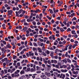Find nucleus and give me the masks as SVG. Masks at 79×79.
I'll return each mask as SVG.
<instances>
[{
    "label": "nucleus",
    "instance_id": "obj_52",
    "mask_svg": "<svg viewBox=\"0 0 79 79\" xmlns=\"http://www.w3.org/2000/svg\"><path fill=\"white\" fill-rule=\"evenodd\" d=\"M66 14H67V15H71V12H67Z\"/></svg>",
    "mask_w": 79,
    "mask_h": 79
},
{
    "label": "nucleus",
    "instance_id": "obj_20",
    "mask_svg": "<svg viewBox=\"0 0 79 79\" xmlns=\"http://www.w3.org/2000/svg\"><path fill=\"white\" fill-rule=\"evenodd\" d=\"M72 47H73V46L72 45H70L68 48L69 49V50L71 49V48H72Z\"/></svg>",
    "mask_w": 79,
    "mask_h": 79
},
{
    "label": "nucleus",
    "instance_id": "obj_17",
    "mask_svg": "<svg viewBox=\"0 0 79 79\" xmlns=\"http://www.w3.org/2000/svg\"><path fill=\"white\" fill-rule=\"evenodd\" d=\"M10 44L8 43L7 44L6 46V47L7 48H10Z\"/></svg>",
    "mask_w": 79,
    "mask_h": 79
},
{
    "label": "nucleus",
    "instance_id": "obj_51",
    "mask_svg": "<svg viewBox=\"0 0 79 79\" xmlns=\"http://www.w3.org/2000/svg\"><path fill=\"white\" fill-rule=\"evenodd\" d=\"M39 45L40 46H41V47H42V46H43V45H44V43H41L40 44V45L39 44Z\"/></svg>",
    "mask_w": 79,
    "mask_h": 79
},
{
    "label": "nucleus",
    "instance_id": "obj_45",
    "mask_svg": "<svg viewBox=\"0 0 79 79\" xmlns=\"http://www.w3.org/2000/svg\"><path fill=\"white\" fill-rule=\"evenodd\" d=\"M62 43L63 45H64V44L66 43V41H64L62 42Z\"/></svg>",
    "mask_w": 79,
    "mask_h": 79
},
{
    "label": "nucleus",
    "instance_id": "obj_42",
    "mask_svg": "<svg viewBox=\"0 0 79 79\" xmlns=\"http://www.w3.org/2000/svg\"><path fill=\"white\" fill-rule=\"evenodd\" d=\"M52 39L53 40H55V35H52Z\"/></svg>",
    "mask_w": 79,
    "mask_h": 79
},
{
    "label": "nucleus",
    "instance_id": "obj_8",
    "mask_svg": "<svg viewBox=\"0 0 79 79\" xmlns=\"http://www.w3.org/2000/svg\"><path fill=\"white\" fill-rule=\"evenodd\" d=\"M45 75H47V76L48 77H50V75H51V74L49 73L45 72Z\"/></svg>",
    "mask_w": 79,
    "mask_h": 79
},
{
    "label": "nucleus",
    "instance_id": "obj_16",
    "mask_svg": "<svg viewBox=\"0 0 79 79\" xmlns=\"http://www.w3.org/2000/svg\"><path fill=\"white\" fill-rule=\"evenodd\" d=\"M71 32L72 34H74V35H76V33H75V31L74 30L72 31Z\"/></svg>",
    "mask_w": 79,
    "mask_h": 79
},
{
    "label": "nucleus",
    "instance_id": "obj_18",
    "mask_svg": "<svg viewBox=\"0 0 79 79\" xmlns=\"http://www.w3.org/2000/svg\"><path fill=\"white\" fill-rule=\"evenodd\" d=\"M45 48V47L44 46L42 47V50L43 51H46V49Z\"/></svg>",
    "mask_w": 79,
    "mask_h": 79
},
{
    "label": "nucleus",
    "instance_id": "obj_15",
    "mask_svg": "<svg viewBox=\"0 0 79 79\" xmlns=\"http://www.w3.org/2000/svg\"><path fill=\"white\" fill-rule=\"evenodd\" d=\"M38 11H39V12H40V10L39 9H37L36 10H34V12H35L36 13H38Z\"/></svg>",
    "mask_w": 79,
    "mask_h": 79
},
{
    "label": "nucleus",
    "instance_id": "obj_47",
    "mask_svg": "<svg viewBox=\"0 0 79 79\" xmlns=\"http://www.w3.org/2000/svg\"><path fill=\"white\" fill-rule=\"evenodd\" d=\"M2 43H3V44H5V45H6V41H2Z\"/></svg>",
    "mask_w": 79,
    "mask_h": 79
},
{
    "label": "nucleus",
    "instance_id": "obj_53",
    "mask_svg": "<svg viewBox=\"0 0 79 79\" xmlns=\"http://www.w3.org/2000/svg\"><path fill=\"white\" fill-rule=\"evenodd\" d=\"M63 23L65 25H66V22L65 21H63Z\"/></svg>",
    "mask_w": 79,
    "mask_h": 79
},
{
    "label": "nucleus",
    "instance_id": "obj_25",
    "mask_svg": "<svg viewBox=\"0 0 79 79\" xmlns=\"http://www.w3.org/2000/svg\"><path fill=\"white\" fill-rule=\"evenodd\" d=\"M50 56L52 57H53V52H52L51 53H50Z\"/></svg>",
    "mask_w": 79,
    "mask_h": 79
},
{
    "label": "nucleus",
    "instance_id": "obj_43",
    "mask_svg": "<svg viewBox=\"0 0 79 79\" xmlns=\"http://www.w3.org/2000/svg\"><path fill=\"white\" fill-rule=\"evenodd\" d=\"M33 24V25H35V24H36V22H35V21H34V22H33L32 23Z\"/></svg>",
    "mask_w": 79,
    "mask_h": 79
},
{
    "label": "nucleus",
    "instance_id": "obj_33",
    "mask_svg": "<svg viewBox=\"0 0 79 79\" xmlns=\"http://www.w3.org/2000/svg\"><path fill=\"white\" fill-rule=\"evenodd\" d=\"M63 3V2L62 1H61L59 3L60 5H59V6H61V5Z\"/></svg>",
    "mask_w": 79,
    "mask_h": 79
},
{
    "label": "nucleus",
    "instance_id": "obj_26",
    "mask_svg": "<svg viewBox=\"0 0 79 79\" xmlns=\"http://www.w3.org/2000/svg\"><path fill=\"white\" fill-rule=\"evenodd\" d=\"M19 74H15V77H19Z\"/></svg>",
    "mask_w": 79,
    "mask_h": 79
},
{
    "label": "nucleus",
    "instance_id": "obj_7",
    "mask_svg": "<svg viewBox=\"0 0 79 79\" xmlns=\"http://www.w3.org/2000/svg\"><path fill=\"white\" fill-rule=\"evenodd\" d=\"M79 73V72L78 71H76L75 72V71H73L72 73L73 74H75V75H77V74H78V73Z\"/></svg>",
    "mask_w": 79,
    "mask_h": 79
},
{
    "label": "nucleus",
    "instance_id": "obj_63",
    "mask_svg": "<svg viewBox=\"0 0 79 79\" xmlns=\"http://www.w3.org/2000/svg\"><path fill=\"white\" fill-rule=\"evenodd\" d=\"M35 55L36 56H38V53H37V52H35Z\"/></svg>",
    "mask_w": 79,
    "mask_h": 79
},
{
    "label": "nucleus",
    "instance_id": "obj_30",
    "mask_svg": "<svg viewBox=\"0 0 79 79\" xmlns=\"http://www.w3.org/2000/svg\"><path fill=\"white\" fill-rule=\"evenodd\" d=\"M48 63L49 64H51L52 63V62L50 60H48Z\"/></svg>",
    "mask_w": 79,
    "mask_h": 79
},
{
    "label": "nucleus",
    "instance_id": "obj_37",
    "mask_svg": "<svg viewBox=\"0 0 79 79\" xmlns=\"http://www.w3.org/2000/svg\"><path fill=\"white\" fill-rule=\"evenodd\" d=\"M67 60L69 63H71V60H69V59H67Z\"/></svg>",
    "mask_w": 79,
    "mask_h": 79
},
{
    "label": "nucleus",
    "instance_id": "obj_29",
    "mask_svg": "<svg viewBox=\"0 0 79 79\" xmlns=\"http://www.w3.org/2000/svg\"><path fill=\"white\" fill-rule=\"evenodd\" d=\"M15 69H15V68L13 69H12L10 73H13V71H15Z\"/></svg>",
    "mask_w": 79,
    "mask_h": 79
},
{
    "label": "nucleus",
    "instance_id": "obj_32",
    "mask_svg": "<svg viewBox=\"0 0 79 79\" xmlns=\"http://www.w3.org/2000/svg\"><path fill=\"white\" fill-rule=\"evenodd\" d=\"M16 58H17V56H13V60L16 59Z\"/></svg>",
    "mask_w": 79,
    "mask_h": 79
},
{
    "label": "nucleus",
    "instance_id": "obj_55",
    "mask_svg": "<svg viewBox=\"0 0 79 79\" xmlns=\"http://www.w3.org/2000/svg\"><path fill=\"white\" fill-rule=\"evenodd\" d=\"M59 51H60V50H59L58 49H57L56 50V52H59Z\"/></svg>",
    "mask_w": 79,
    "mask_h": 79
},
{
    "label": "nucleus",
    "instance_id": "obj_1",
    "mask_svg": "<svg viewBox=\"0 0 79 79\" xmlns=\"http://www.w3.org/2000/svg\"><path fill=\"white\" fill-rule=\"evenodd\" d=\"M23 70L27 73L31 71V69L30 68H27V67H24L23 68Z\"/></svg>",
    "mask_w": 79,
    "mask_h": 79
},
{
    "label": "nucleus",
    "instance_id": "obj_49",
    "mask_svg": "<svg viewBox=\"0 0 79 79\" xmlns=\"http://www.w3.org/2000/svg\"><path fill=\"white\" fill-rule=\"evenodd\" d=\"M7 24L8 26H9V29H10V23H8Z\"/></svg>",
    "mask_w": 79,
    "mask_h": 79
},
{
    "label": "nucleus",
    "instance_id": "obj_35",
    "mask_svg": "<svg viewBox=\"0 0 79 79\" xmlns=\"http://www.w3.org/2000/svg\"><path fill=\"white\" fill-rule=\"evenodd\" d=\"M5 40H6V41H8V40H9V42H10V40H8V38H6L5 39Z\"/></svg>",
    "mask_w": 79,
    "mask_h": 79
},
{
    "label": "nucleus",
    "instance_id": "obj_11",
    "mask_svg": "<svg viewBox=\"0 0 79 79\" xmlns=\"http://www.w3.org/2000/svg\"><path fill=\"white\" fill-rule=\"evenodd\" d=\"M29 53L30 56H33L34 55V53H32V52H29Z\"/></svg>",
    "mask_w": 79,
    "mask_h": 79
},
{
    "label": "nucleus",
    "instance_id": "obj_54",
    "mask_svg": "<svg viewBox=\"0 0 79 79\" xmlns=\"http://www.w3.org/2000/svg\"><path fill=\"white\" fill-rule=\"evenodd\" d=\"M22 49H23L22 47H20L19 48V50H20V51H21V50Z\"/></svg>",
    "mask_w": 79,
    "mask_h": 79
},
{
    "label": "nucleus",
    "instance_id": "obj_5",
    "mask_svg": "<svg viewBox=\"0 0 79 79\" xmlns=\"http://www.w3.org/2000/svg\"><path fill=\"white\" fill-rule=\"evenodd\" d=\"M51 62L52 63H54V64H56L58 63V61L56 60H51Z\"/></svg>",
    "mask_w": 79,
    "mask_h": 79
},
{
    "label": "nucleus",
    "instance_id": "obj_59",
    "mask_svg": "<svg viewBox=\"0 0 79 79\" xmlns=\"http://www.w3.org/2000/svg\"><path fill=\"white\" fill-rule=\"evenodd\" d=\"M4 20V18H0V20L1 21H3V20Z\"/></svg>",
    "mask_w": 79,
    "mask_h": 79
},
{
    "label": "nucleus",
    "instance_id": "obj_44",
    "mask_svg": "<svg viewBox=\"0 0 79 79\" xmlns=\"http://www.w3.org/2000/svg\"><path fill=\"white\" fill-rule=\"evenodd\" d=\"M67 69H68V70H69V69H71V66L69 65V67L67 68Z\"/></svg>",
    "mask_w": 79,
    "mask_h": 79
},
{
    "label": "nucleus",
    "instance_id": "obj_19",
    "mask_svg": "<svg viewBox=\"0 0 79 79\" xmlns=\"http://www.w3.org/2000/svg\"><path fill=\"white\" fill-rule=\"evenodd\" d=\"M23 11V10L21 9L18 12V13L19 14H21V12H22V11Z\"/></svg>",
    "mask_w": 79,
    "mask_h": 79
},
{
    "label": "nucleus",
    "instance_id": "obj_40",
    "mask_svg": "<svg viewBox=\"0 0 79 79\" xmlns=\"http://www.w3.org/2000/svg\"><path fill=\"white\" fill-rule=\"evenodd\" d=\"M39 40H40V42H44V40L40 38H39Z\"/></svg>",
    "mask_w": 79,
    "mask_h": 79
},
{
    "label": "nucleus",
    "instance_id": "obj_58",
    "mask_svg": "<svg viewBox=\"0 0 79 79\" xmlns=\"http://www.w3.org/2000/svg\"><path fill=\"white\" fill-rule=\"evenodd\" d=\"M39 35H35L34 36L35 37V38H37V37H38V36Z\"/></svg>",
    "mask_w": 79,
    "mask_h": 79
},
{
    "label": "nucleus",
    "instance_id": "obj_48",
    "mask_svg": "<svg viewBox=\"0 0 79 79\" xmlns=\"http://www.w3.org/2000/svg\"><path fill=\"white\" fill-rule=\"evenodd\" d=\"M36 60H38V61H39V60H40V58L39 57H37L36 58Z\"/></svg>",
    "mask_w": 79,
    "mask_h": 79
},
{
    "label": "nucleus",
    "instance_id": "obj_38",
    "mask_svg": "<svg viewBox=\"0 0 79 79\" xmlns=\"http://www.w3.org/2000/svg\"><path fill=\"white\" fill-rule=\"evenodd\" d=\"M21 23H25L26 20H25V19H24L23 20H22L21 21Z\"/></svg>",
    "mask_w": 79,
    "mask_h": 79
},
{
    "label": "nucleus",
    "instance_id": "obj_14",
    "mask_svg": "<svg viewBox=\"0 0 79 79\" xmlns=\"http://www.w3.org/2000/svg\"><path fill=\"white\" fill-rule=\"evenodd\" d=\"M45 53H47V55H49V54H50V51L48 50H47L45 52Z\"/></svg>",
    "mask_w": 79,
    "mask_h": 79
},
{
    "label": "nucleus",
    "instance_id": "obj_31",
    "mask_svg": "<svg viewBox=\"0 0 79 79\" xmlns=\"http://www.w3.org/2000/svg\"><path fill=\"white\" fill-rule=\"evenodd\" d=\"M55 68L59 69V65H58L56 64L55 66Z\"/></svg>",
    "mask_w": 79,
    "mask_h": 79
},
{
    "label": "nucleus",
    "instance_id": "obj_39",
    "mask_svg": "<svg viewBox=\"0 0 79 79\" xmlns=\"http://www.w3.org/2000/svg\"><path fill=\"white\" fill-rule=\"evenodd\" d=\"M69 73L71 76H73V74H72V73H71V72L69 71Z\"/></svg>",
    "mask_w": 79,
    "mask_h": 79
},
{
    "label": "nucleus",
    "instance_id": "obj_41",
    "mask_svg": "<svg viewBox=\"0 0 79 79\" xmlns=\"http://www.w3.org/2000/svg\"><path fill=\"white\" fill-rule=\"evenodd\" d=\"M16 14V16H19V14H18V11H16L15 12Z\"/></svg>",
    "mask_w": 79,
    "mask_h": 79
},
{
    "label": "nucleus",
    "instance_id": "obj_64",
    "mask_svg": "<svg viewBox=\"0 0 79 79\" xmlns=\"http://www.w3.org/2000/svg\"><path fill=\"white\" fill-rule=\"evenodd\" d=\"M65 21H68V19H67L66 18H65L64 19Z\"/></svg>",
    "mask_w": 79,
    "mask_h": 79
},
{
    "label": "nucleus",
    "instance_id": "obj_21",
    "mask_svg": "<svg viewBox=\"0 0 79 79\" xmlns=\"http://www.w3.org/2000/svg\"><path fill=\"white\" fill-rule=\"evenodd\" d=\"M24 77H25V76L23 75L22 76H21L19 78V79H23Z\"/></svg>",
    "mask_w": 79,
    "mask_h": 79
},
{
    "label": "nucleus",
    "instance_id": "obj_4",
    "mask_svg": "<svg viewBox=\"0 0 79 79\" xmlns=\"http://www.w3.org/2000/svg\"><path fill=\"white\" fill-rule=\"evenodd\" d=\"M67 67V65H65L64 64L63 65H60V69H63V68H66Z\"/></svg>",
    "mask_w": 79,
    "mask_h": 79
},
{
    "label": "nucleus",
    "instance_id": "obj_23",
    "mask_svg": "<svg viewBox=\"0 0 79 79\" xmlns=\"http://www.w3.org/2000/svg\"><path fill=\"white\" fill-rule=\"evenodd\" d=\"M33 21L32 20V19H28L27 20V21H28V22H30V21Z\"/></svg>",
    "mask_w": 79,
    "mask_h": 79
},
{
    "label": "nucleus",
    "instance_id": "obj_56",
    "mask_svg": "<svg viewBox=\"0 0 79 79\" xmlns=\"http://www.w3.org/2000/svg\"><path fill=\"white\" fill-rule=\"evenodd\" d=\"M7 12H8V15H10V10H8Z\"/></svg>",
    "mask_w": 79,
    "mask_h": 79
},
{
    "label": "nucleus",
    "instance_id": "obj_12",
    "mask_svg": "<svg viewBox=\"0 0 79 79\" xmlns=\"http://www.w3.org/2000/svg\"><path fill=\"white\" fill-rule=\"evenodd\" d=\"M25 73V71L23 70H21L20 72V74H23Z\"/></svg>",
    "mask_w": 79,
    "mask_h": 79
},
{
    "label": "nucleus",
    "instance_id": "obj_50",
    "mask_svg": "<svg viewBox=\"0 0 79 79\" xmlns=\"http://www.w3.org/2000/svg\"><path fill=\"white\" fill-rule=\"evenodd\" d=\"M17 65L18 66H20V63L18 62L17 63Z\"/></svg>",
    "mask_w": 79,
    "mask_h": 79
},
{
    "label": "nucleus",
    "instance_id": "obj_13",
    "mask_svg": "<svg viewBox=\"0 0 79 79\" xmlns=\"http://www.w3.org/2000/svg\"><path fill=\"white\" fill-rule=\"evenodd\" d=\"M20 70H17L16 71L15 73V74H19L18 73H19Z\"/></svg>",
    "mask_w": 79,
    "mask_h": 79
},
{
    "label": "nucleus",
    "instance_id": "obj_34",
    "mask_svg": "<svg viewBox=\"0 0 79 79\" xmlns=\"http://www.w3.org/2000/svg\"><path fill=\"white\" fill-rule=\"evenodd\" d=\"M33 44L34 46H35V47H37V44L35 43H34Z\"/></svg>",
    "mask_w": 79,
    "mask_h": 79
},
{
    "label": "nucleus",
    "instance_id": "obj_27",
    "mask_svg": "<svg viewBox=\"0 0 79 79\" xmlns=\"http://www.w3.org/2000/svg\"><path fill=\"white\" fill-rule=\"evenodd\" d=\"M62 61H63V62H64L65 63H67V61L65 59L62 60Z\"/></svg>",
    "mask_w": 79,
    "mask_h": 79
},
{
    "label": "nucleus",
    "instance_id": "obj_9",
    "mask_svg": "<svg viewBox=\"0 0 79 79\" xmlns=\"http://www.w3.org/2000/svg\"><path fill=\"white\" fill-rule=\"evenodd\" d=\"M38 50L40 53H42V49L40 48H38Z\"/></svg>",
    "mask_w": 79,
    "mask_h": 79
},
{
    "label": "nucleus",
    "instance_id": "obj_24",
    "mask_svg": "<svg viewBox=\"0 0 79 79\" xmlns=\"http://www.w3.org/2000/svg\"><path fill=\"white\" fill-rule=\"evenodd\" d=\"M77 44H74L73 46V48H75V47H76V46H77Z\"/></svg>",
    "mask_w": 79,
    "mask_h": 79
},
{
    "label": "nucleus",
    "instance_id": "obj_61",
    "mask_svg": "<svg viewBox=\"0 0 79 79\" xmlns=\"http://www.w3.org/2000/svg\"><path fill=\"white\" fill-rule=\"evenodd\" d=\"M33 51H35V50H36V48H33Z\"/></svg>",
    "mask_w": 79,
    "mask_h": 79
},
{
    "label": "nucleus",
    "instance_id": "obj_6",
    "mask_svg": "<svg viewBox=\"0 0 79 79\" xmlns=\"http://www.w3.org/2000/svg\"><path fill=\"white\" fill-rule=\"evenodd\" d=\"M51 3H53L52 4V5H51V6H52V7H54V6L55 5V2H53V0H52L51 2Z\"/></svg>",
    "mask_w": 79,
    "mask_h": 79
},
{
    "label": "nucleus",
    "instance_id": "obj_46",
    "mask_svg": "<svg viewBox=\"0 0 79 79\" xmlns=\"http://www.w3.org/2000/svg\"><path fill=\"white\" fill-rule=\"evenodd\" d=\"M24 25L25 26H28L29 25V24L27 23H24Z\"/></svg>",
    "mask_w": 79,
    "mask_h": 79
},
{
    "label": "nucleus",
    "instance_id": "obj_57",
    "mask_svg": "<svg viewBox=\"0 0 79 79\" xmlns=\"http://www.w3.org/2000/svg\"><path fill=\"white\" fill-rule=\"evenodd\" d=\"M67 31V32H68V31H71V29L70 28H68Z\"/></svg>",
    "mask_w": 79,
    "mask_h": 79
},
{
    "label": "nucleus",
    "instance_id": "obj_3",
    "mask_svg": "<svg viewBox=\"0 0 79 79\" xmlns=\"http://www.w3.org/2000/svg\"><path fill=\"white\" fill-rule=\"evenodd\" d=\"M66 75L64 74H63V73H61L60 75V78H61L62 79H64V77Z\"/></svg>",
    "mask_w": 79,
    "mask_h": 79
},
{
    "label": "nucleus",
    "instance_id": "obj_10",
    "mask_svg": "<svg viewBox=\"0 0 79 79\" xmlns=\"http://www.w3.org/2000/svg\"><path fill=\"white\" fill-rule=\"evenodd\" d=\"M43 62H44V63H45V64H47V63H48V61H47V60H46L44 58H43Z\"/></svg>",
    "mask_w": 79,
    "mask_h": 79
},
{
    "label": "nucleus",
    "instance_id": "obj_28",
    "mask_svg": "<svg viewBox=\"0 0 79 79\" xmlns=\"http://www.w3.org/2000/svg\"><path fill=\"white\" fill-rule=\"evenodd\" d=\"M27 27H24L23 29V30H24V31H26V30H27Z\"/></svg>",
    "mask_w": 79,
    "mask_h": 79
},
{
    "label": "nucleus",
    "instance_id": "obj_36",
    "mask_svg": "<svg viewBox=\"0 0 79 79\" xmlns=\"http://www.w3.org/2000/svg\"><path fill=\"white\" fill-rule=\"evenodd\" d=\"M60 31H61V32H63L64 31V29H63V28H60Z\"/></svg>",
    "mask_w": 79,
    "mask_h": 79
},
{
    "label": "nucleus",
    "instance_id": "obj_60",
    "mask_svg": "<svg viewBox=\"0 0 79 79\" xmlns=\"http://www.w3.org/2000/svg\"><path fill=\"white\" fill-rule=\"evenodd\" d=\"M68 52H66V54H65V56H66V57H67V56H68Z\"/></svg>",
    "mask_w": 79,
    "mask_h": 79
},
{
    "label": "nucleus",
    "instance_id": "obj_22",
    "mask_svg": "<svg viewBox=\"0 0 79 79\" xmlns=\"http://www.w3.org/2000/svg\"><path fill=\"white\" fill-rule=\"evenodd\" d=\"M69 47V45H67L66 47L65 48H64L65 50H68V47Z\"/></svg>",
    "mask_w": 79,
    "mask_h": 79
},
{
    "label": "nucleus",
    "instance_id": "obj_62",
    "mask_svg": "<svg viewBox=\"0 0 79 79\" xmlns=\"http://www.w3.org/2000/svg\"><path fill=\"white\" fill-rule=\"evenodd\" d=\"M10 63V60H7L6 62V63H7V64H8V63Z\"/></svg>",
    "mask_w": 79,
    "mask_h": 79
},
{
    "label": "nucleus",
    "instance_id": "obj_2",
    "mask_svg": "<svg viewBox=\"0 0 79 79\" xmlns=\"http://www.w3.org/2000/svg\"><path fill=\"white\" fill-rule=\"evenodd\" d=\"M42 74L43 75H41L40 77L41 78H42L43 79H47V76L45 75V74L44 73H42Z\"/></svg>",
    "mask_w": 79,
    "mask_h": 79
}]
</instances>
